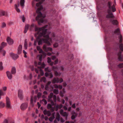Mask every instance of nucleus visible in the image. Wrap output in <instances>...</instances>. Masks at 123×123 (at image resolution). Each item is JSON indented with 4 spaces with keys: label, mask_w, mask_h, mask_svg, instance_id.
<instances>
[{
    "label": "nucleus",
    "mask_w": 123,
    "mask_h": 123,
    "mask_svg": "<svg viewBox=\"0 0 123 123\" xmlns=\"http://www.w3.org/2000/svg\"><path fill=\"white\" fill-rule=\"evenodd\" d=\"M48 26L47 25H45L40 28L36 27H35V30L36 32L35 36L37 38V41L38 42L39 45L44 43L49 45H50V42H52V39L49 37V35L50 32L47 31V29H46Z\"/></svg>",
    "instance_id": "f257e3e1"
},
{
    "label": "nucleus",
    "mask_w": 123,
    "mask_h": 123,
    "mask_svg": "<svg viewBox=\"0 0 123 123\" xmlns=\"http://www.w3.org/2000/svg\"><path fill=\"white\" fill-rule=\"evenodd\" d=\"M36 0L37 1L39 0L41 1L39 3H36L35 8L37 9L36 10V13L34 14V16H35L37 14V16L36 18V19L39 25H40L41 23H46L47 22V20L44 19V18L45 17V15L44 14H43L40 12V10L43 9V6L41 5V4L45 0Z\"/></svg>",
    "instance_id": "f03ea898"
},
{
    "label": "nucleus",
    "mask_w": 123,
    "mask_h": 123,
    "mask_svg": "<svg viewBox=\"0 0 123 123\" xmlns=\"http://www.w3.org/2000/svg\"><path fill=\"white\" fill-rule=\"evenodd\" d=\"M39 51V53H42L43 54V56L42 54L39 55L37 56V57H38L39 58V60L40 61V62H38V65H40V66H38V69L36 68L35 69V71L37 73H38L39 70L40 71H42L41 68H44L45 66L44 63H43L42 64L41 62L42 61V57H43L44 58L46 55V53L43 51L41 49Z\"/></svg>",
    "instance_id": "7ed1b4c3"
},
{
    "label": "nucleus",
    "mask_w": 123,
    "mask_h": 123,
    "mask_svg": "<svg viewBox=\"0 0 123 123\" xmlns=\"http://www.w3.org/2000/svg\"><path fill=\"white\" fill-rule=\"evenodd\" d=\"M112 3L110 1H108L107 3V6L108 9L107 10V12L108 14L106 16V17L107 18H112L114 16L111 11L113 12H115L116 9L115 8V4H113L112 6Z\"/></svg>",
    "instance_id": "20e7f679"
},
{
    "label": "nucleus",
    "mask_w": 123,
    "mask_h": 123,
    "mask_svg": "<svg viewBox=\"0 0 123 123\" xmlns=\"http://www.w3.org/2000/svg\"><path fill=\"white\" fill-rule=\"evenodd\" d=\"M49 100L51 102L52 105L55 104L54 102H55L56 100V97L55 95H53L52 93H51L48 96Z\"/></svg>",
    "instance_id": "39448f33"
},
{
    "label": "nucleus",
    "mask_w": 123,
    "mask_h": 123,
    "mask_svg": "<svg viewBox=\"0 0 123 123\" xmlns=\"http://www.w3.org/2000/svg\"><path fill=\"white\" fill-rule=\"evenodd\" d=\"M52 38L54 40L59 41V42H62L63 39L62 38L58 37L55 35L54 33H52Z\"/></svg>",
    "instance_id": "423d86ee"
},
{
    "label": "nucleus",
    "mask_w": 123,
    "mask_h": 123,
    "mask_svg": "<svg viewBox=\"0 0 123 123\" xmlns=\"http://www.w3.org/2000/svg\"><path fill=\"white\" fill-rule=\"evenodd\" d=\"M51 82L49 81L47 83V85L45 87V89L46 90H48L50 91H53V86H50L49 85L50 84Z\"/></svg>",
    "instance_id": "0eeeda50"
},
{
    "label": "nucleus",
    "mask_w": 123,
    "mask_h": 123,
    "mask_svg": "<svg viewBox=\"0 0 123 123\" xmlns=\"http://www.w3.org/2000/svg\"><path fill=\"white\" fill-rule=\"evenodd\" d=\"M63 81V80L62 78L60 79L58 78H55L53 80L52 82L53 83H61Z\"/></svg>",
    "instance_id": "6e6552de"
},
{
    "label": "nucleus",
    "mask_w": 123,
    "mask_h": 123,
    "mask_svg": "<svg viewBox=\"0 0 123 123\" xmlns=\"http://www.w3.org/2000/svg\"><path fill=\"white\" fill-rule=\"evenodd\" d=\"M47 62L48 63H49L50 64V65L51 66H52V65H53L54 64H55L57 63L58 62V59H56L55 60L54 62H51V58H50L48 57L47 58Z\"/></svg>",
    "instance_id": "1a4fd4ad"
},
{
    "label": "nucleus",
    "mask_w": 123,
    "mask_h": 123,
    "mask_svg": "<svg viewBox=\"0 0 123 123\" xmlns=\"http://www.w3.org/2000/svg\"><path fill=\"white\" fill-rule=\"evenodd\" d=\"M6 107L8 108H11V102L9 98L8 97H6Z\"/></svg>",
    "instance_id": "9d476101"
},
{
    "label": "nucleus",
    "mask_w": 123,
    "mask_h": 123,
    "mask_svg": "<svg viewBox=\"0 0 123 123\" xmlns=\"http://www.w3.org/2000/svg\"><path fill=\"white\" fill-rule=\"evenodd\" d=\"M37 98L36 96L33 98L32 97H31V103L30 104V107H33L34 106V103L36 102V101Z\"/></svg>",
    "instance_id": "9b49d317"
},
{
    "label": "nucleus",
    "mask_w": 123,
    "mask_h": 123,
    "mask_svg": "<svg viewBox=\"0 0 123 123\" xmlns=\"http://www.w3.org/2000/svg\"><path fill=\"white\" fill-rule=\"evenodd\" d=\"M60 114L63 116L65 117L67 119L68 116V114L66 112H64L63 109H61L60 112Z\"/></svg>",
    "instance_id": "f8f14e48"
},
{
    "label": "nucleus",
    "mask_w": 123,
    "mask_h": 123,
    "mask_svg": "<svg viewBox=\"0 0 123 123\" xmlns=\"http://www.w3.org/2000/svg\"><path fill=\"white\" fill-rule=\"evenodd\" d=\"M43 49L45 51L47 52L49 51H51L52 50V48L49 47L46 44H44L43 46Z\"/></svg>",
    "instance_id": "ddd939ff"
},
{
    "label": "nucleus",
    "mask_w": 123,
    "mask_h": 123,
    "mask_svg": "<svg viewBox=\"0 0 123 123\" xmlns=\"http://www.w3.org/2000/svg\"><path fill=\"white\" fill-rule=\"evenodd\" d=\"M122 52L119 51L117 54L118 59L119 61L121 62L123 61V55H122Z\"/></svg>",
    "instance_id": "4468645a"
},
{
    "label": "nucleus",
    "mask_w": 123,
    "mask_h": 123,
    "mask_svg": "<svg viewBox=\"0 0 123 123\" xmlns=\"http://www.w3.org/2000/svg\"><path fill=\"white\" fill-rule=\"evenodd\" d=\"M52 69L54 71V74L56 76H60V74H59L57 72L58 70V68L57 67L53 66L52 67Z\"/></svg>",
    "instance_id": "2eb2a0df"
},
{
    "label": "nucleus",
    "mask_w": 123,
    "mask_h": 123,
    "mask_svg": "<svg viewBox=\"0 0 123 123\" xmlns=\"http://www.w3.org/2000/svg\"><path fill=\"white\" fill-rule=\"evenodd\" d=\"M28 105V104L27 103L22 104L20 106L21 109L22 110H25L27 107Z\"/></svg>",
    "instance_id": "dca6fc26"
},
{
    "label": "nucleus",
    "mask_w": 123,
    "mask_h": 123,
    "mask_svg": "<svg viewBox=\"0 0 123 123\" xmlns=\"http://www.w3.org/2000/svg\"><path fill=\"white\" fill-rule=\"evenodd\" d=\"M18 97L20 100H22L23 98L22 91L21 90H19L18 91Z\"/></svg>",
    "instance_id": "f3484780"
},
{
    "label": "nucleus",
    "mask_w": 123,
    "mask_h": 123,
    "mask_svg": "<svg viewBox=\"0 0 123 123\" xmlns=\"http://www.w3.org/2000/svg\"><path fill=\"white\" fill-rule=\"evenodd\" d=\"M8 15L7 12L3 10H0V17L3 16H7Z\"/></svg>",
    "instance_id": "a211bd4d"
},
{
    "label": "nucleus",
    "mask_w": 123,
    "mask_h": 123,
    "mask_svg": "<svg viewBox=\"0 0 123 123\" xmlns=\"http://www.w3.org/2000/svg\"><path fill=\"white\" fill-rule=\"evenodd\" d=\"M7 41L8 44L9 45H11L13 43V40L9 37H8L7 38Z\"/></svg>",
    "instance_id": "6ab92c4d"
},
{
    "label": "nucleus",
    "mask_w": 123,
    "mask_h": 123,
    "mask_svg": "<svg viewBox=\"0 0 123 123\" xmlns=\"http://www.w3.org/2000/svg\"><path fill=\"white\" fill-rule=\"evenodd\" d=\"M10 55L12 58L14 60L17 59L18 57V56L17 55L14 54L12 53H10Z\"/></svg>",
    "instance_id": "aec40b11"
},
{
    "label": "nucleus",
    "mask_w": 123,
    "mask_h": 123,
    "mask_svg": "<svg viewBox=\"0 0 123 123\" xmlns=\"http://www.w3.org/2000/svg\"><path fill=\"white\" fill-rule=\"evenodd\" d=\"M47 108L48 109H50L51 111L53 112L54 111L55 107H52L51 105L50 104H48L47 105Z\"/></svg>",
    "instance_id": "412c9836"
},
{
    "label": "nucleus",
    "mask_w": 123,
    "mask_h": 123,
    "mask_svg": "<svg viewBox=\"0 0 123 123\" xmlns=\"http://www.w3.org/2000/svg\"><path fill=\"white\" fill-rule=\"evenodd\" d=\"M43 113L45 115H47L48 116H49L51 115V112L49 111H47L45 110L43 111Z\"/></svg>",
    "instance_id": "4be33fe9"
},
{
    "label": "nucleus",
    "mask_w": 123,
    "mask_h": 123,
    "mask_svg": "<svg viewBox=\"0 0 123 123\" xmlns=\"http://www.w3.org/2000/svg\"><path fill=\"white\" fill-rule=\"evenodd\" d=\"M45 75L46 77L49 76V78H52L53 77V74L51 73L46 72L45 74Z\"/></svg>",
    "instance_id": "5701e85b"
},
{
    "label": "nucleus",
    "mask_w": 123,
    "mask_h": 123,
    "mask_svg": "<svg viewBox=\"0 0 123 123\" xmlns=\"http://www.w3.org/2000/svg\"><path fill=\"white\" fill-rule=\"evenodd\" d=\"M71 114H72V115L71 116V118L72 119H74L75 118L77 114L74 111H72L71 113Z\"/></svg>",
    "instance_id": "b1692460"
},
{
    "label": "nucleus",
    "mask_w": 123,
    "mask_h": 123,
    "mask_svg": "<svg viewBox=\"0 0 123 123\" xmlns=\"http://www.w3.org/2000/svg\"><path fill=\"white\" fill-rule=\"evenodd\" d=\"M36 27L38 28V27H37V25L34 24H32L30 26H29V29L30 30L32 31L33 30L34 28L35 27V28Z\"/></svg>",
    "instance_id": "393cba45"
},
{
    "label": "nucleus",
    "mask_w": 123,
    "mask_h": 123,
    "mask_svg": "<svg viewBox=\"0 0 123 123\" xmlns=\"http://www.w3.org/2000/svg\"><path fill=\"white\" fill-rule=\"evenodd\" d=\"M6 74L7 77L9 79L11 80L12 79V76L10 72L7 71L6 72Z\"/></svg>",
    "instance_id": "a878e982"
},
{
    "label": "nucleus",
    "mask_w": 123,
    "mask_h": 123,
    "mask_svg": "<svg viewBox=\"0 0 123 123\" xmlns=\"http://www.w3.org/2000/svg\"><path fill=\"white\" fill-rule=\"evenodd\" d=\"M3 123H14V122L13 120H10L8 121L7 119H5Z\"/></svg>",
    "instance_id": "bb28decb"
},
{
    "label": "nucleus",
    "mask_w": 123,
    "mask_h": 123,
    "mask_svg": "<svg viewBox=\"0 0 123 123\" xmlns=\"http://www.w3.org/2000/svg\"><path fill=\"white\" fill-rule=\"evenodd\" d=\"M7 44L6 43L2 42L1 43V45L0 46V51H1L2 49L5 46H6Z\"/></svg>",
    "instance_id": "cd10ccee"
},
{
    "label": "nucleus",
    "mask_w": 123,
    "mask_h": 123,
    "mask_svg": "<svg viewBox=\"0 0 123 123\" xmlns=\"http://www.w3.org/2000/svg\"><path fill=\"white\" fill-rule=\"evenodd\" d=\"M22 46L21 45H19L18 49V53L20 54L22 50Z\"/></svg>",
    "instance_id": "c85d7f7f"
},
{
    "label": "nucleus",
    "mask_w": 123,
    "mask_h": 123,
    "mask_svg": "<svg viewBox=\"0 0 123 123\" xmlns=\"http://www.w3.org/2000/svg\"><path fill=\"white\" fill-rule=\"evenodd\" d=\"M118 38L119 40V43H122L123 41V37L122 36L121 34L119 35L118 36Z\"/></svg>",
    "instance_id": "c756f323"
},
{
    "label": "nucleus",
    "mask_w": 123,
    "mask_h": 123,
    "mask_svg": "<svg viewBox=\"0 0 123 123\" xmlns=\"http://www.w3.org/2000/svg\"><path fill=\"white\" fill-rule=\"evenodd\" d=\"M63 107V105L61 104L57 105L55 107V111H57L58 110V109H60L62 108Z\"/></svg>",
    "instance_id": "7c9ffc66"
},
{
    "label": "nucleus",
    "mask_w": 123,
    "mask_h": 123,
    "mask_svg": "<svg viewBox=\"0 0 123 123\" xmlns=\"http://www.w3.org/2000/svg\"><path fill=\"white\" fill-rule=\"evenodd\" d=\"M118 45L120 50L122 51H123V44L122 43H120Z\"/></svg>",
    "instance_id": "2f4dec72"
},
{
    "label": "nucleus",
    "mask_w": 123,
    "mask_h": 123,
    "mask_svg": "<svg viewBox=\"0 0 123 123\" xmlns=\"http://www.w3.org/2000/svg\"><path fill=\"white\" fill-rule=\"evenodd\" d=\"M114 32L115 34H117L118 35H120V34H121L120 30L119 28H117L114 31Z\"/></svg>",
    "instance_id": "473e14b6"
},
{
    "label": "nucleus",
    "mask_w": 123,
    "mask_h": 123,
    "mask_svg": "<svg viewBox=\"0 0 123 123\" xmlns=\"http://www.w3.org/2000/svg\"><path fill=\"white\" fill-rule=\"evenodd\" d=\"M25 0H20V4L21 6L23 7H24L25 6Z\"/></svg>",
    "instance_id": "72a5a7b5"
},
{
    "label": "nucleus",
    "mask_w": 123,
    "mask_h": 123,
    "mask_svg": "<svg viewBox=\"0 0 123 123\" xmlns=\"http://www.w3.org/2000/svg\"><path fill=\"white\" fill-rule=\"evenodd\" d=\"M29 27V26L28 25L25 26V29L24 30V33H26Z\"/></svg>",
    "instance_id": "f704fd0d"
},
{
    "label": "nucleus",
    "mask_w": 123,
    "mask_h": 123,
    "mask_svg": "<svg viewBox=\"0 0 123 123\" xmlns=\"http://www.w3.org/2000/svg\"><path fill=\"white\" fill-rule=\"evenodd\" d=\"M54 87L56 88H59L60 89H62V86L61 85H59L58 86L57 85L55 84V85H54Z\"/></svg>",
    "instance_id": "c9c22d12"
},
{
    "label": "nucleus",
    "mask_w": 123,
    "mask_h": 123,
    "mask_svg": "<svg viewBox=\"0 0 123 123\" xmlns=\"http://www.w3.org/2000/svg\"><path fill=\"white\" fill-rule=\"evenodd\" d=\"M73 58V55L72 54H70L68 56V59L69 61L72 60Z\"/></svg>",
    "instance_id": "e433bc0d"
},
{
    "label": "nucleus",
    "mask_w": 123,
    "mask_h": 123,
    "mask_svg": "<svg viewBox=\"0 0 123 123\" xmlns=\"http://www.w3.org/2000/svg\"><path fill=\"white\" fill-rule=\"evenodd\" d=\"M6 94L5 92H3L1 90H0V99L1 98V96H4Z\"/></svg>",
    "instance_id": "4c0bfd02"
},
{
    "label": "nucleus",
    "mask_w": 123,
    "mask_h": 123,
    "mask_svg": "<svg viewBox=\"0 0 123 123\" xmlns=\"http://www.w3.org/2000/svg\"><path fill=\"white\" fill-rule=\"evenodd\" d=\"M114 25H117L118 24V22L116 20H113L111 22Z\"/></svg>",
    "instance_id": "58836bf2"
},
{
    "label": "nucleus",
    "mask_w": 123,
    "mask_h": 123,
    "mask_svg": "<svg viewBox=\"0 0 123 123\" xmlns=\"http://www.w3.org/2000/svg\"><path fill=\"white\" fill-rule=\"evenodd\" d=\"M11 73L12 74H14L16 73V68L15 67L12 68L11 70Z\"/></svg>",
    "instance_id": "ea45409f"
},
{
    "label": "nucleus",
    "mask_w": 123,
    "mask_h": 123,
    "mask_svg": "<svg viewBox=\"0 0 123 123\" xmlns=\"http://www.w3.org/2000/svg\"><path fill=\"white\" fill-rule=\"evenodd\" d=\"M19 6V4H18V6L16 4L15 5V8L16 9L17 11L18 12H20V10L18 8V6Z\"/></svg>",
    "instance_id": "a19ab883"
},
{
    "label": "nucleus",
    "mask_w": 123,
    "mask_h": 123,
    "mask_svg": "<svg viewBox=\"0 0 123 123\" xmlns=\"http://www.w3.org/2000/svg\"><path fill=\"white\" fill-rule=\"evenodd\" d=\"M26 39L25 40L24 44V47L25 49H27V44L26 42Z\"/></svg>",
    "instance_id": "79ce46f5"
},
{
    "label": "nucleus",
    "mask_w": 123,
    "mask_h": 123,
    "mask_svg": "<svg viewBox=\"0 0 123 123\" xmlns=\"http://www.w3.org/2000/svg\"><path fill=\"white\" fill-rule=\"evenodd\" d=\"M45 70L46 72H50L51 71V69L48 67L45 68Z\"/></svg>",
    "instance_id": "37998d69"
},
{
    "label": "nucleus",
    "mask_w": 123,
    "mask_h": 123,
    "mask_svg": "<svg viewBox=\"0 0 123 123\" xmlns=\"http://www.w3.org/2000/svg\"><path fill=\"white\" fill-rule=\"evenodd\" d=\"M5 105L4 103L2 102H0V108H2L5 106Z\"/></svg>",
    "instance_id": "c03bdc74"
},
{
    "label": "nucleus",
    "mask_w": 123,
    "mask_h": 123,
    "mask_svg": "<svg viewBox=\"0 0 123 123\" xmlns=\"http://www.w3.org/2000/svg\"><path fill=\"white\" fill-rule=\"evenodd\" d=\"M54 93L56 94H58L59 93V91L58 89H54L53 90Z\"/></svg>",
    "instance_id": "a18cd8bd"
},
{
    "label": "nucleus",
    "mask_w": 123,
    "mask_h": 123,
    "mask_svg": "<svg viewBox=\"0 0 123 123\" xmlns=\"http://www.w3.org/2000/svg\"><path fill=\"white\" fill-rule=\"evenodd\" d=\"M55 120H57V121H59L60 120V115L58 114V115L56 117Z\"/></svg>",
    "instance_id": "49530a36"
},
{
    "label": "nucleus",
    "mask_w": 123,
    "mask_h": 123,
    "mask_svg": "<svg viewBox=\"0 0 123 123\" xmlns=\"http://www.w3.org/2000/svg\"><path fill=\"white\" fill-rule=\"evenodd\" d=\"M54 118V115H53L52 117H51L49 118V120L50 122H52Z\"/></svg>",
    "instance_id": "de8ad7c7"
},
{
    "label": "nucleus",
    "mask_w": 123,
    "mask_h": 123,
    "mask_svg": "<svg viewBox=\"0 0 123 123\" xmlns=\"http://www.w3.org/2000/svg\"><path fill=\"white\" fill-rule=\"evenodd\" d=\"M0 52L1 53H2L3 56H5V55L6 52L4 50H2V49L1 51H0Z\"/></svg>",
    "instance_id": "09e8293b"
},
{
    "label": "nucleus",
    "mask_w": 123,
    "mask_h": 123,
    "mask_svg": "<svg viewBox=\"0 0 123 123\" xmlns=\"http://www.w3.org/2000/svg\"><path fill=\"white\" fill-rule=\"evenodd\" d=\"M46 80L45 78L44 77H43L41 79V82L43 81L44 82H45L46 81Z\"/></svg>",
    "instance_id": "8fccbe9b"
},
{
    "label": "nucleus",
    "mask_w": 123,
    "mask_h": 123,
    "mask_svg": "<svg viewBox=\"0 0 123 123\" xmlns=\"http://www.w3.org/2000/svg\"><path fill=\"white\" fill-rule=\"evenodd\" d=\"M2 62H0V69L1 70L3 69V67L2 66Z\"/></svg>",
    "instance_id": "3c124183"
},
{
    "label": "nucleus",
    "mask_w": 123,
    "mask_h": 123,
    "mask_svg": "<svg viewBox=\"0 0 123 123\" xmlns=\"http://www.w3.org/2000/svg\"><path fill=\"white\" fill-rule=\"evenodd\" d=\"M118 67L120 68H122L123 67V63H121L119 64L118 65Z\"/></svg>",
    "instance_id": "603ef678"
},
{
    "label": "nucleus",
    "mask_w": 123,
    "mask_h": 123,
    "mask_svg": "<svg viewBox=\"0 0 123 123\" xmlns=\"http://www.w3.org/2000/svg\"><path fill=\"white\" fill-rule=\"evenodd\" d=\"M20 18H22L23 21V22H25V18L24 15L22 16H20Z\"/></svg>",
    "instance_id": "864d4df0"
},
{
    "label": "nucleus",
    "mask_w": 123,
    "mask_h": 123,
    "mask_svg": "<svg viewBox=\"0 0 123 123\" xmlns=\"http://www.w3.org/2000/svg\"><path fill=\"white\" fill-rule=\"evenodd\" d=\"M42 101L43 103H44L45 105L47 103V101L44 99H43Z\"/></svg>",
    "instance_id": "5fc2aeb1"
},
{
    "label": "nucleus",
    "mask_w": 123,
    "mask_h": 123,
    "mask_svg": "<svg viewBox=\"0 0 123 123\" xmlns=\"http://www.w3.org/2000/svg\"><path fill=\"white\" fill-rule=\"evenodd\" d=\"M6 26V24L4 23H3L2 24L1 28H4Z\"/></svg>",
    "instance_id": "6e6d98bb"
},
{
    "label": "nucleus",
    "mask_w": 123,
    "mask_h": 123,
    "mask_svg": "<svg viewBox=\"0 0 123 123\" xmlns=\"http://www.w3.org/2000/svg\"><path fill=\"white\" fill-rule=\"evenodd\" d=\"M53 46L54 47H57L58 46V44L56 42L54 44Z\"/></svg>",
    "instance_id": "4d7b16f0"
},
{
    "label": "nucleus",
    "mask_w": 123,
    "mask_h": 123,
    "mask_svg": "<svg viewBox=\"0 0 123 123\" xmlns=\"http://www.w3.org/2000/svg\"><path fill=\"white\" fill-rule=\"evenodd\" d=\"M30 68L31 69L32 71H33L34 70V66L33 65H30L29 66Z\"/></svg>",
    "instance_id": "13d9d810"
},
{
    "label": "nucleus",
    "mask_w": 123,
    "mask_h": 123,
    "mask_svg": "<svg viewBox=\"0 0 123 123\" xmlns=\"http://www.w3.org/2000/svg\"><path fill=\"white\" fill-rule=\"evenodd\" d=\"M36 1L35 0L33 1L32 2V5L33 7H34L35 6Z\"/></svg>",
    "instance_id": "bf43d9fd"
},
{
    "label": "nucleus",
    "mask_w": 123,
    "mask_h": 123,
    "mask_svg": "<svg viewBox=\"0 0 123 123\" xmlns=\"http://www.w3.org/2000/svg\"><path fill=\"white\" fill-rule=\"evenodd\" d=\"M56 56L55 55H53L51 57V59L52 60H54L56 59Z\"/></svg>",
    "instance_id": "052dcab7"
},
{
    "label": "nucleus",
    "mask_w": 123,
    "mask_h": 123,
    "mask_svg": "<svg viewBox=\"0 0 123 123\" xmlns=\"http://www.w3.org/2000/svg\"><path fill=\"white\" fill-rule=\"evenodd\" d=\"M63 108L65 111H67L68 110V108L65 106H63Z\"/></svg>",
    "instance_id": "680f3d73"
},
{
    "label": "nucleus",
    "mask_w": 123,
    "mask_h": 123,
    "mask_svg": "<svg viewBox=\"0 0 123 123\" xmlns=\"http://www.w3.org/2000/svg\"><path fill=\"white\" fill-rule=\"evenodd\" d=\"M50 12H51L53 14L55 12V10L54 9H52Z\"/></svg>",
    "instance_id": "e2e57ef3"
},
{
    "label": "nucleus",
    "mask_w": 123,
    "mask_h": 123,
    "mask_svg": "<svg viewBox=\"0 0 123 123\" xmlns=\"http://www.w3.org/2000/svg\"><path fill=\"white\" fill-rule=\"evenodd\" d=\"M60 69H61V70H63L64 69V68L62 66H61L60 67Z\"/></svg>",
    "instance_id": "0e129e2a"
},
{
    "label": "nucleus",
    "mask_w": 123,
    "mask_h": 123,
    "mask_svg": "<svg viewBox=\"0 0 123 123\" xmlns=\"http://www.w3.org/2000/svg\"><path fill=\"white\" fill-rule=\"evenodd\" d=\"M41 94L39 92L37 94V96L39 98L41 96Z\"/></svg>",
    "instance_id": "69168bd1"
},
{
    "label": "nucleus",
    "mask_w": 123,
    "mask_h": 123,
    "mask_svg": "<svg viewBox=\"0 0 123 123\" xmlns=\"http://www.w3.org/2000/svg\"><path fill=\"white\" fill-rule=\"evenodd\" d=\"M37 49L38 50H39L41 49L40 46H37Z\"/></svg>",
    "instance_id": "338daca9"
},
{
    "label": "nucleus",
    "mask_w": 123,
    "mask_h": 123,
    "mask_svg": "<svg viewBox=\"0 0 123 123\" xmlns=\"http://www.w3.org/2000/svg\"><path fill=\"white\" fill-rule=\"evenodd\" d=\"M72 108H75L76 107L75 105V104L74 103V104H73L72 105Z\"/></svg>",
    "instance_id": "774afa93"
}]
</instances>
